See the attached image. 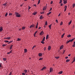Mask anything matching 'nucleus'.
I'll return each mask as SVG.
<instances>
[{"mask_svg": "<svg viewBox=\"0 0 75 75\" xmlns=\"http://www.w3.org/2000/svg\"><path fill=\"white\" fill-rule=\"evenodd\" d=\"M13 42V40L9 41L8 42V44H10V43H11V42Z\"/></svg>", "mask_w": 75, "mask_h": 75, "instance_id": "nucleus-25", "label": "nucleus"}, {"mask_svg": "<svg viewBox=\"0 0 75 75\" xmlns=\"http://www.w3.org/2000/svg\"><path fill=\"white\" fill-rule=\"evenodd\" d=\"M56 21L57 23H58V20H57V19L56 20Z\"/></svg>", "mask_w": 75, "mask_h": 75, "instance_id": "nucleus-56", "label": "nucleus"}, {"mask_svg": "<svg viewBox=\"0 0 75 75\" xmlns=\"http://www.w3.org/2000/svg\"><path fill=\"white\" fill-rule=\"evenodd\" d=\"M73 47H75V45H74H74H73Z\"/></svg>", "mask_w": 75, "mask_h": 75, "instance_id": "nucleus-53", "label": "nucleus"}, {"mask_svg": "<svg viewBox=\"0 0 75 75\" xmlns=\"http://www.w3.org/2000/svg\"><path fill=\"white\" fill-rule=\"evenodd\" d=\"M44 12H41L40 13L41 14H44Z\"/></svg>", "mask_w": 75, "mask_h": 75, "instance_id": "nucleus-58", "label": "nucleus"}, {"mask_svg": "<svg viewBox=\"0 0 75 75\" xmlns=\"http://www.w3.org/2000/svg\"><path fill=\"white\" fill-rule=\"evenodd\" d=\"M4 42H9V41L7 40H5Z\"/></svg>", "mask_w": 75, "mask_h": 75, "instance_id": "nucleus-36", "label": "nucleus"}, {"mask_svg": "<svg viewBox=\"0 0 75 75\" xmlns=\"http://www.w3.org/2000/svg\"><path fill=\"white\" fill-rule=\"evenodd\" d=\"M45 68H46V67H44L41 69V71H43V70H44V69H45Z\"/></svg>", "mask_w": 75, "mask_h": 75, "instance_id": "nucleus-15", "label": "nucleus"}, {"mask_svg": "<svg viewBox=\"0 0 75 75\" xmlns=\"http://www.w3.org/2000/svg\"><path fill=\"white\" fill-rule=\"evenodd\" d=\"M62 72H63L62 71H60L59 73V74H62Z\"/></svg>", "mask_w": 75, "mask_h": 75, "instance_id": "nucleus-18", "label": "nucleus"}, {"mask_svg": "<svg viewBox=\"0 0 75 75\" xmlns=\"http://www.w3.org/2000/svg\"><path fill=\"white\" fill-rule=\"evenodd\" d=\"M46 50V47H44V51H45Z\"/></svg>", "mask_w": 75, "mask_h": 75, "instance_id": "nucleus-57", "label": "nucleus"}, {"mask_svg": "<svg viewBox=\"0 0 75 75\" xmlns=\"http://www.w3.org/2000/svg\"><path fill=\"white\" fill-rule=\"evenodd\" d=\"M3 28L1 27V28L0 29V32H1L3 31Z\"/></svg>", "mask_w": 75, "mask_h": 75, "instance_id": "nucleus-10", "label": "nucleus"}, {"mask_svg": "<svg viewBox=\"0 0 75 75\" xmlns=\"http://www.w3.org/2000/svg\"><path fill=\"white\" fill-rule=\"evenodd\" d=\"M10 38H10V37L6 38V39L7 40H10Z\"/></svg>", "mask_w": 75, "mask_h": 75, "instance_id": "nucleus-20", "label": "nucleus"}, {"mask_svg": "<svg viewBox=\"0 0 75 75\" xmlns=\"http://www.w3.org/2000/svg\"><path fill=\"white\" fill-rule=\"evenodd\" d=\"M39 60H42V58H40L39 59Z\"/></svg>", "mask_w": 75, "mask_h": 75, "instance_id": "nucleus-51", "label": "nucleus"}, {"mask_svg": "<svg viewBox=\"0 0 75 75\" xmlns=\"http://www.w3.org/2000/svg\"><path fill=\"white\" fill-rule=\"evenodd\" d=\"M53 71V69L51 67L50 69V72H52Z\"/></svg>", "mask_w": 75, "mask_h": 75, "instance_id": "nucleus-3", "label": "nucleus"}, {"mask_svg": "<svg viewBox=\"0 0 75 75\" xmlns=\"http://www.w3.org/2000/svg\"><path fill=\"white\" fill-rule=\"evenodd\" d=\"M52 3H53V1H51L50 4H52Z\"/></svg>", "mask_w": 75, "mask_h": 75, "instance_id": "nucleus-49", "label": "nucleus"}, {"mask_svg": "<svg viewBox=\"0 0 75 75\" xmlns=\"http://www.w3.org/2000/svg\"><path fill=\"white\" fill-rule=\"evenodd\" d=\"M65 50H64L63 51V54L65 53Z\"/></svg>", "mask_w": 75, "mask_h": 75, "instance_id": "nucleus-50", "label": "nucleus"}, {"mask_svg": "<svg viewBox=\"0 0 75 75\" xmlns=\"http://www.w3.org/2000/svg\"><path fill=\"white\" fill-rule=\"evenodd\" d=\"M60 5L61 6H63V4H61Z\"/></svg>", "mask_w": 75, "mask_h": 75, "instance_id": "nucleus-60", "label": "nucleus"}, {"mask_svg": "<svg viewBox=\"0 0 75 75\" xmlns=\"http://www.w3.org/2000/svg\"><path fill=\"white\" fill-rule=\"evenodd\" d=\"M39 56V57H41V56L42 55V54L41 53H39L38 54Z\"/></svg>", "mask_w": 75, "mask_h": 75, "instance_id": "nucleus-19", "label": "nucleus"}, {"mask_svg": "<svg viewBox=\"0 0 75 75\" xmlns=\"http://www.w3.org/2000/svg\"><path fill=\"white\" fill-rule=\"evenodd\" d=\"M36 47V46L35 45L33 46V47H32V50H33L34 49V47Z\"/></svg>", "mask_w": 75, "mask_h": 75, "instance_id": "nucleus-37", "label": "nucleus"}, {"mask_svg": "<svg viewBox=\"0 0 75 75\" xmlns=\"http://www.w3.org/2000/svg\"><path fill=\"white\" fill-rule=\"evenodd\" d=\"M44 18V17H42V16H41L40 17V19H42V18Z\"/></svg>", "mask_w": 75, "mask_h": 75, "instance_id": "nucleus-13", "label": "nucleus"}, {"mask_svg": "<svg viewBox=\"0 0 75 75\" xmlns=\"http://www.w3.org/2000/svg\"><path fill=\"white\" fill-rule=\"evenodd\" d=\"M63 1H64L63 3H64V4H66V3H67V1L63 0Z\"/></svg>", "mask_w": 75, "mask_h": 75, "instance_id": "nucleus-4", "label": "nucleus"}, {"mask_svg": "<svg viewBox=\"0 0 75 75\" xmlns=\"http://www.w3.org/2000/svg\"><path fill=\"white\" fill-rule=\"evenodd\" d=\"M7 15H8V13H6L5 15V17H7Z\"/></svg>", "mask_w": 75, "mask_h": 75, "instance_id": "nucleus-35", "label": "nucleus"}, {"mask_svg": "<svg viewBox=\"0 0 75 75\" xmlns=\"http://www.w3.org/2000/svg\"><path fill=\"white\" fill-rule=\"evenodd\" d=\"M15 14L16 15V17H21V14L19 13L16 12Z\"/></svg>", "mask_w": 75, "mask_h": 75, "instance_id": "nucleus-1", "label": "nucleus"}, {"mask_svg": "<svg viewBox=\"0 0 75 75\" xmlns=\"http://www.w3.org/2000/svg\"><path fill=\"white\" fill-rule=\"evenodd\" d=\"M11 75V72L9 74V75Z\"/></svg>", "mask_w": 75, "mask_h": 75, "instance_id": "nucleus-64", "label": "nucleus"}, {"mask_svg": "<svg viewBox=\"0 0 75 75\" xmlns=\"http://www.w3.org/2000/svg\"><path fill=\"white\" fill-rule=\"evenodd\" d=\"M45 41V39H43L42 40V41Z\"/></svg>", "mask_w": 75, "mask_h": 75, "instance_id": "nucleus-61", "label": "nucleus"}, {"mask_svg": "<svg viewBox=\"0 0 75 75\" xmlns=\"http://www.w3.org/2000/svg\"><path fill=\"white\" fill-rule=\"evenodd\" d=\"M34 27H35V25L34 24H32L30 25V28H33V27L34 28Z\"/></svg>", "mask_w": 75, "mask_h": 75, "instance_id": "nucleus-2", "label": "nucleus"}, {"mask_svg": "<svg viewBox=\"0 0 75 75\" xmlns=\"http://www.w3.org/2000/svg\"><path fill=\"white\" fill-rule=\"evenodd\" d=\"M3 59L4 61H6V58H3Z\"/></svg>", "mask_w": 75, "mask_h": 75, "instance_id": "nucleus-41", "label": "nucleus"}, {"mask_svg": "<svg viewBox=\"0 0 75 75\" xmlns=\"http://www.w3.org/2000/svg\"><path fill=\"white\" fill-rule=\"evenodd\" d=\"M67 37L68 38L71 37V35H67Z\"/></svg>", "mask_w": 75, "mask_h": 75, "instance_id": "nucleus-26", "label": "nucleus"}, {"mask_svg": "<svg viewBox=\"0 0 75 75\" xmlns=\"http://www.w3.org/2000/svg\"><path fill=\"white\" fill-rule=\"evenodd\" d=\"M74 39H75V38H74L73 39L69 40L70 41V42H72V41H73V40H74Z\"/></svg>", "mask_w": 75, "mask_h": 75, "instance_id": "nucleus-16", "label": "nucleus"}, {"mask_svg": "<svg viewBox=\"0 0 75 75\" xmlns=\"http://www.w3.org/2000/svg\"><path fill=\"white\" fill-rule=\"evenodd\" d=\"M48 24V23H47V21H46L45 23V25H47Z\"/></svg>", "mask_w": 75, "mask_h": 75, "instance_id": "nucleus-32", "label": "nucleus"}, {"mask_svg": "<svg viewBox=\"0 0 75 75\" xmlns=\"http://www.w3.org/2000/svg\"><path fill=\"white\" fill-rule=\"evenodd\" d=\"M65 35V33H64L62 35V38L63 37H64V35Z\"/></svg>", "mask_w": 75, "mask_h": 75, "instance_id": "nucleus-23", "label": "nucleus"}, {"mask_svg": "<svg viewBox=\"0 0 75 75\" xmlns=\"http://www.w3.org/2000/svg\"><path fill=\"white\" fill-rule=\"evenodd\" d=\"M25 28L24 27H23L22 28V30H24Z\"/></svg>", "mask_w": 75, "mask_h": 75, "instance_id": "nucleus-31", "label": "nucleus"}, {"mask_svg": "<svg viewBox=\"0 0 75 75\" xmlns=\"http://www.w3.org/2000/svg\"><path fill=\"white\" fill-rule=\"evenodd\" d=\"M21 39L18 38V40H17V41H21Z\"/></svg>", "mask_w": 75, "mask_h": 75, "instance_id": "nucleus-28", "label": "nucleus"}, {"mask_svg": "<svg viewBox=\"0 0 75 75\" xmlns=\"http://www.w3.org/2000/svg\"><path fill=\"white\" fill-rule=\"evenodd\" d=\"M22 75H25V73H23L22 74Z\"/></svg>", "mask_w": 75, "mask_h": 75, "instance_id": "nucleus-54", "label": "nucleus"}, {"mask_svg": "<svg viewBox=\"0 0 75 75\" xmlns=\"http://www.w3.org/2000/svg\"><path fill=\"white\" fill-rule=\"evenodd\" d=\"M52 10V8H51L49 11H51V10Z\"/></svg>", "mask_w": 75, "mask_h": 75, "instance_id": "nucleus-62", "label": "nucleus"}, {"mask_svg": "<svg viewBox=\"0 0 75 75\" xmlns=\"http://www.w3.org/2000/svg\"><path fill=\"white\" fill-rule=\"evenodd\" d=\"M12 13H9V16H11V15H12Z\"/></svg>", "mask_w": 75, "mask_h": 75, "instance_id": "nucleus-43", "label": "nucleus"}, {"mask_svg": "<svg viewBox=\"0 0 75 75\" xmlns=\"http://www.w3.org/2000/svg\"><path fill=\"white\" fill-rule=\"evenodd\" d=\"M38 28V26H36V28Z\"/></svg>", "mask_w": 75, "mask_h": 75, "instance_id": "nucleus-63", "label": "nucleus"}, {"mask_svg": "<svg viewBox=\"0 0 75 75\" xmlns=\"http://www.w3.org/2000/svg\"><path fill=\"white\" fill-rule=\"evenodd\" d=\"M44 33V32L43 31H42L40 33V35H42L43 33Z\"/></svg>", "mask_w": 75, "mask_h": 75, "instance_id": "nucleus-8", "label": "nucleus"}, {"mask_svg": "<svg viewBox=\"0 0 75 75\" xmlns=\"http://www.w3.org/2000/svg\"><path fill=\"white\" fill-rule=\"evenodd\" d=\"M24 71H25V73H27V70H25Z\"/></svg>", "mask_w": 75, "mask_h": 75, "instance_id": "nucleus-40", "label": "nucleus"}, {"mask_svg": "<svg viewBox=\"0 0 75 75\" xmlns=\"http://www.w3.org/2000/svg\"><path fill=\"white\" fill-rule=\"evenodd\" d=\"M45 9H46V7H44V8L43 9V11H44V10H45Z\"/></svg>", "mask_w": 75, "mask_h": 75, "instance_id": "nucleus-29", "label": "nucleus"}, {"mask_svg": "<svg viewBox=\"0 0 75 75\" xmlns=\"http://www.w3.org/2000/svg\"><path fill=\"white\" fill-rule=\"evenodd\" d=\"M6 45L4 44L3 45V47H5V46H6Z\"/></svg>", "mask_w": 75, "mask_h": 75, "instance_id": "nucleus-47", "label": "nucleus"}, {"mask_svg": "<svg viewBox=\"0 0 75 75\" xmlns=\"http://www.w3.org/2000/svg\"><path fill=\"white\" fill-rule=\"evenodd\" d=\"M41 43H42V44H44L45 42H44V41H41Z\"/></svg>", "mask_w": 75, "mask_h": 75, "instance_id": "nucleus-39", "label": "nucleus"}, {"mask_svg": "<svg viewBox=\"0 0 75 75\" xmlns=\"http://www.w3.org/2000/svg\"><path fill=\"white\" fill-rule=\"evenodd\" d=\"M2 64L0 63V68L1 67H2V66H1Z\"/></svg>", "mask_w": 75, "mask_h": 75, "instance_id": "nucleus-46", "label": "nucleus"}, {"mask_svg": "<svg viewBox=\"0 0 75 75\" xmlns=\"http://www.w3.org/2000/svg\"><path fill=\"white\" fill-rule=\"evenodd\" d=\"M63 47H64V45H62L60 47V50H62L63 48Z\"/></svg>", "mask_w": 75, "mask_h": 75, "instance_id": "nucleus-5", "label": "nucleus"}, {"mask_svg": "<svg viewBox=\"0 0 75 75\" xmlns=\"http://www.w3.org/2000/svg\"><path fill=\"white\" fill-rule=\"evenodd\" d=\"M75 57L74 58L73 61L72 62V63L74 62H75Z\"/></svg>", "mask_w": 75, "mask_h": 75, "instance_id": "nucleus-30", "label": "nucleus"}, {"mask_svg": "<svg viewBox=\"0 0 75 75\" xmlns=\"http://www.w3.org/2000/svg\"><path fill=\"white\" fill-rule=\"evenodd\" d=\"M37 33V31H36L34 33V34L35 35L36 34V33Z\"/></svg>", "mask_w": 75, "mask_h": 75, "instance_id": "nucleus-55", "label": "nucleus"}, {"mask_svg": "<svg viewBox=\"0 0 75 75\" xmlns=\"http://www.w3.org/2000/svg\"><path fill=\"white\" fill-rule=\"evenodd\" d=\"M70 61V60H69V59H67L66 60V62H69V61Z\"/></svg>", "mask_w": 75, "mask_h": 75, "instance_id": "nucleus-27", "label": "nucleus"}, {"mask_svg": "<svg viewBox=\"0 0 75 75\" xmlns=\"http://www.w3.org/2000/svg\"><path fill=\"white\" fill-rule=\"evenodd\" d=\"M12 52V50H11L9 52H7V54H11Z\"/></svg>", "mask_w": 75, "mask_h": 75, "instance_id": "nucleus-9", "label": "nucleus"}, {"mask_svg": "<svg viewBox=\"0 0 75 75\" xmlns=\"http://www.w3.org/2000/svg\"><path fill=\"white\" fill-rule=\"evenodd\" d=\"M64 7L65 8H67V6H64Z\"/></svg>", "mask_w": 75, "mask_h": 75, "instance_id": "nucleus-52", "label": "nucleus"}, {"mask_svg": "<svg viewBox=\"0 0 75 75\" xmlns=\"http://www.w3.org/2000/svg\"><path fill=\"white\" fill-rule=\"evenodd\" d=\"M41 0H39L38 1V4H40V1Z\"/></svg>", "mask_w": 75, "mask_h": 75, "instance_id": "nucleus-38", "label": "nucleus"}, {"mask_svg": "<svg viewBox=\"0 0 75 75\" xmlns=\"http://www.w3.org/2000/svg\"><path fill=\"white\" fill-rule=\"evenodd\" d=\"M75 4H73V8H74V7H75Z\"/></svg>", "mask_w": 75, "mask_h": 75, "instance_id": "nucleus-34", "label": "nucleus"}, {"mask_svg": "<svg viewBox=\"0 0 75 75\" xmlns=\"http://www.w3.org/2000/svg\"><path fill=\"white\" fill-rule=\"evenodd\" d=\"M27 49H25V52H25V53L26 52H27Z\"/></svg>", "mask_w": 75, "mask_h": 75, "instance_id": "nucleus-21", "label": "nucleus"}, {"mask_svg": "<svg viewBox=\"0 0 75 75\" xmlns=\"http://www.w3.org/2000/svg\"><path fill=\"white\" fill-rule=\"evenodd\" d=\"M7 3L8 2H6V3L4 4H3V6H7Z\"/></svg>", "mask_w": 75, "mask_h": 75, "instance_id": "nucleus-11", "label": "nucleus"}, {"mask_svg": "<svg viewBox=\"0 0 75 75\" xmlns=\"http://www.w3.org/2000/svg\"><path fill=\"white\" fill-rule=\"evenodd\" d=\"M52 25V24H51V25H49V27L50 29H51V26Z\"/></svg>", "mask_w": 75, "mask_h": 75, "instance_id": "nucleus-17", "label": "nucleus"}, {"mask_svg": "<svg viewBox=\"0 0 75 75\" xmlns=\"http://www.w3.org/2000/svg\"><path fill=\"white\" fill-rule=\"evenodd\" d=\"M28 10H29L31 8V7H30L29 6H28Z\"/></svg>", "mask_w": 75, "mask_h": 75, "instance_id": "nucleus-45", "label": "nucleus"}, {"mask_svg": "<svg viewBox=\"0 0 75 75\" xmlns=\"http://www.w3.org/2000/svg\"><path fill=\"white\" fill-rule=\"evenodd\" d=\"M61 2H62V0H61L59 2V3L60 4H61Z\"/></svg>", "mask_w": 75, "mask_h": 75, "instance_id": "nucleus-48", "label": "nucleus"}, {"mask_svg": "<svg viewBox=\"0 0 75 75\" xmlns=\"http://www.w3.org/2000/svg\"><path fill=\"white\" fill-rule=\"evenodd\" d=\"M37 13V12H35L34 13H33V14L34 15H35Z\"/></svg>", "mask_w": 75, "mask_h": 75, "instance_id": "nucleus-12", "label": "nucleus"}, {"mask_svg": "<svg viewBox=\"0 0 75 75\" xmlns=\"http://www.w3.org/2000/svg\"><path fill=\"white\" fill-rule=\"evenodd\" d=\"M51 47L50 46H49V47H48V50L49 51H50V50H51Z\"/></svg>", "mask_w": 75, "mask_h": 75, "instance_id": "nucleus-6", "label": "nucleus"}, {"mask_svg": "<svg viewBox=\"0 0 75 75\" xmlns=\"http://www.w3.org/2000/svg\"><path fill=\"white\" fill-rule=\"evenodd\" d=\"M13 45H11V46L10 47V50H11V49H12V47H13Z\"/></svg>", "mask_w": 75, "mask_h": 75, "instance_id": "nucleus-22", "label": "nucleus"}, {"mask_svg": "<svg viewBox=\"0 0 75 75\" xmlns=\"http://www.w3.org/2000/svg\"><path fill=\"white\" fill-rule=\"evenodd\" d=\"M55 58H56V59H58V58H59V57H55Z\"/></svg>", "mask_w": 75, "mask_h": 75, "instance_id": "nucleus-44", "label": "nucleus"}, {"mask_svg": "<svg viewBox=\"0 0 75 75\" xmlns=\"http://www.w3.org/2000/svg\"><path fill=\"white\" fill-rule=\"evenodd\" d=\"M51 13H52V12H50L48 13H47V16H49V15H50V14H51Z\"/></svg>", "mask_w": 75, "mask_h": 75, "instance_id": "nucleus-7", "label": "nucleus"}, {"mask_svg": "<svg viewBox=\"0 0 75 75\" xmlns=\"http://www.w3.org/2000/svg\"><path fill=\"white\" fill-rule=\"evenodd\" d=\"M62 24H63V22H61L60 23V25H62Z\"/></svg>", "mask_w": 75, "mask_h": 75, "instance_id": "nucleus-33", "label": "nucleus"}, {"mask_svg": "<svg viewBox=\"0 0 75 75\" xmlns=\"http://www.w3.org/2000/svg\"><path fill=\"white\" fill-rule=\"evenodd\" d=\"M72 23V21H71L69 22V25H70L71 24V23Z\"/></svg>", "mask_w": 75, "mask_h": 75, "instance_id": "nucleus-24", "label": "nucleus"}, {"mask_svg": "<svg viewBox=\"0 0 75 75\" xmlns=\"http://www.w3.org/2000/svg\"><path fill=\"white\" fill-rule=\"evenodd\" d=\"M48 37H49V35H47L46 36V40L48 38Z\"/></svg>", "mask_w": 75, "mask_h": 75, "instance_id": "nucleus-14", "label": "nucleus"}, {"mask_svg": "<svg viewBox=\"0 0 75 75\" xmlns=\"http://www.w3.org/2000/svg\"><path fill=\"white\" fill-rule=\"evenodd\" d=\"M70 42V41L69 40L68 41H67V44H68V43H69V42Z\"/></svg>", "mask_w": 75, "mask_h": 75, "instance_id": "nucleus-42", "label": "nucleus"}, {"mask_svg": "<svg viewBox=\"0 0 75 75\" xmlns=\"http://www.w3.org/2000/svg\"><path fill=\"white\" fill-rule=\"evenodd\" d=\"M65 58L66 59H68V57H65Z\"/></svg>", "mask_w": 75, "mask_h": 75, "instance_id": "nucleus-59", "label": "nucleus"}]
</instances>
